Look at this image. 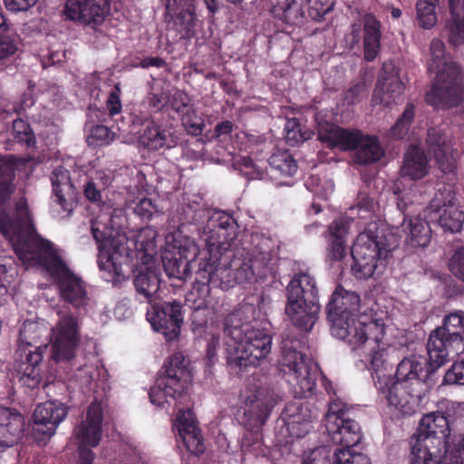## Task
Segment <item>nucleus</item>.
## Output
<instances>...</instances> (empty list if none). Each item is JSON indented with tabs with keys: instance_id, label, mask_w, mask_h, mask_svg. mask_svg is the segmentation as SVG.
Listing matches in <instances>:
<instances>
[{
	"instance_id": "nucleus-1",
	"label": "nucleus",
	"mask_w": 464,
	"mask_h": 464,
	"mask_svg": "<svg viewBox=\"0 0 464 464\" xmlns=\"http://www.w3.org/2000/svg\"><path fill=\"white\" fill-rule=\"evenodd\" d=\"M436 371L421 356L404 357L397 365L394 379L391 374H380L375 387L385 395L389 405L411 415L432 388Z\"/></svg>"
},
{
	"instance_id": "nucleus-2",
	"label": "nucleus",
	"mask_w": 464,
	"mask_h": 464,
	"mask_svg": "<svg viewBox=\"0 0 464 464\" xmlns=\"http://www.w3.org/2000/svg\"><path fill=\"white\" fill-rule=\"evenodd\" d=\"M192 221L207 247L206 252L200 254L202 256L193 262L195 282L203 286L219 287V256L223 255L224 241L234 239L237 222L228 213L209 208L195 210Z\"/></svg>"
},
{
	"instance_id": "nucleus-3",
	"label": "nucleus",
	"mask_w": 464,
	"mask_h": 464,
	"mask_svg": "<svg viewBox=\"0 0 464 464\" xmlns=\"http://www.w3.org/2000/svg\"><path fill=\"white\" fill-rule=\"evenodd\" d=\"M14 167L6 159H0V203L4 204L13 192ZM0 232L14 237V249L19 259L30 265L52 250L51 243L43 239L33 224L27 201L21 198L15 204L12 218H0Z\"/></svg>"
},
{
	"instance_id": "nucleus-4",
	"label": "nucleus",
	"mask_w": 464,
	"mask_h": 464,
	"mask_svg": "<svg viewBox=\"0 0 464 464\" xmlns=\"http://www.w3.org/2000/svg\"><path fill=\"white\" fill-rule=\"evenodd\" d=\"M397 246V238L392 234L386 235L383 229L377 228L373 232L369 228L361 233L351 249L354 276L359 279H368L376 271L381 273Z\"/></svg>"
},
{
	"instance_id": "nucleus-5",
	"label": "nucleus",
	"mask_w": 464,
	"mask_h": 464,
	"mask_svg": "<svg viewBox=\"0 0 464 464\" xmlns=\"http://www.w3.org/2000/svg\"><path fill=\"white\" fill-rule=\"evenodd\" d=\"M231 240L223 243V255L219 256V287L227 290L237 285L251 284L257 277L266 276L268 254L262 252L258 255L250 254L244 250L237 253L230 247Z\"/></svg>"
},
{
	"instance_id": "nucleus-6",
	"label": "nucleus",
	"mask_w": 464,
	"mask_h": 464,
	"mask_svg": "<svg viewBox=\"0 0 464 464\" xmlns=\"http://www.w3.org/2000/svg\"><path fill=\"white\" fill-rule=\"evenodd\" d=\"M427 351V362L436 370L446 363L450 357L464 352V313L459 311L450 314L443 324L431 331Z\"/></svg>"
},
{
	"instance_id": "nucleus-7",
	"label": "nucleus",
	"mask_w": 464,
	"mask_h": 464,
	"mask_svg": "<svg viewBox=\"0 0 464 464\" xmlns=\"http://www.w3.org/2000/svg\"><path fill=\"white\" fill-rule=\"evenodd\" d=\"M42 327L34 322H25L20 330L21 344L15 352V362L18 381L24 387L37 388L43 381V353L47 345H39L33 349L40 335Z\"/></svg>"
},
{
	"instance_id": "nucleus-8",
	"label": "nucleus",
	"mask_w": 464,
	"mask_h": 464,
	"mask_svg": "<svg viewBox=\"0 0 464 464\" xmlns=\"http://www.w3.org/2000/svg\"><path fill=\"white\" fill-rule=\"evenodd\" d=\"M46 268L53 278L60 298L75 309L84 308L89 303L86 284L75 275L53 250L33 261Z\"/></svg>"
},
{
	"instance_id": "nucleus-9",
	"label": "nucleus",
	"mask_w": 464,
	"mask_h": 464,
	"mask_svg": "<svg viewBox=\"0 0 464 464\" xmlns=\"http://www.w3.org/2000/svg\"><path fill=\"white\" fill-rule=\"evenodd\" d=\"M298 345V340L283 339L280 364L285 373L291 378L288 382L298 389L296 393L306 397L315 388L317 367L310 358L297 351Z\"/></svg>"
},
{
	"instance_id": "nucleus-10",
	"label": "nucleus",
	"mask_w": 464,
	"mask_h": 464,
	"mask_svg": "<svg viewBox=\"0 0 464 464\" xmlns=\"http://www.w3.org/2000/svg\"><path fill=\"white\" fill-rule=\"evenodd\" d=\"M271 346L272 335L266 330L255 326L238 344L228 345L227 365L236 373L256 367L270 353Z\"/></svg>"
},
{
	"instance_id": "nucleus-11",
	"label": "nucleus",
	"mask_w": 464,
	"mask_h": 464,
	"mask_svg": "<svg viewBox=\"0 0 464 464\" xmlns=\"http://www.w3.org/2000/svg\"><path fill=\"white\" fill-rule=\"evenodd\" d=\"M464 101V75L457 63H448L439 70L430 90L426 93L427 103L436 108H452Z\"/></svg>"
},
{
	"instance_id": "nucleus-12",
	"label": "nucleus",
	"mask_w": 464,
	"mask_h": 464,
	"mask_svg": "<svg viewBox=\"0 0 464 464\" xmlns=\"http://www.w3.org/2000/svg\"><path fill=\"white\" fill-rule=\"evenodd\" d=\"M241 422L249 430L261 428L277 404L278 395L266 384H249L243 394Z\"/></svg>"
},
{
	"instance_id": "nucleus-13",
	"label": "nucleus",
	"mask_w": 464,
	"mask_h": 464,
	"mask_svg": "<svg viewBox=\"0 0 464 464\" xmlns=\"http://www.w3.org/2000/svg\"><path fill=\"white\" fill-rule=\"evenodd\" d=\"M423 216L452 233L459 232L464 222V212L457 204L455 192L445 185L437 190L430 205L424 208Z\"/></svg>"
},
{
	"instance_id": "nucleus-14",
	"label": "nucleus",
	"mask_w": 464,
	"mask_h": 464,
	"mask_svg": "<svg viewBox=\"0 0 464 464\" xmlns=\"http://www.w3.org/2000/svg\"><path fill=\"white\" fill-rule=\"evenodd\" d=\"M384 331L382 319H375L366 323L354 317L331 324L332 334L345 341L353 350L358 349L366 343H380L384 335Z\"/></svg>"
},
{
	"instance_id": "nucleus-15",
	"label": "nucleus",
	"mask_w": 464,
	"mask_h": 464,
	"mask_svg": "<svg viewBox=\"0 0 464 464\" xmlns=\"http://www.w3.org/2000/svg\"><path fill=\"white\" fill-rule=\"evenodd\" d=\"M103 413L102 404L93 401L87 409L85 419L74 430L78 444V463L92 464L94 453L92 448L99 445L102 435Z\"/></svg>"
},
{
	"instance_id": "nucleus-16",
	"label": "nucleus",
	"mask_w": 464,
	"mask_h": 464,
	"mask_svg": "<svg viewBox=\"0 0 464 464\" xmlns=\"http://www.w3.org/2000/svg\"><path fill=\"white\" fill-rule=\"evenodd\" d=\"M59 319L53 328V359L70 362L75 355L80 342L78 317L71 311H58Z\"/></svg>"
},
{
	"instance_id": "nucleus-17",
	"label": "nucleus",
	"mask_w": 464,
	"mask_h": 464,
	"mask_svg": "<svg viewBox=\"0 0 464 464\" xmlns=\"http://www.w3.org/2000/svg\"><path fill=\"white\" fill-rule=\"evenodd\" d=\"M132 255L133 251L126 234L111 227L107 247L98 255V266L101 270L113 271L118 277L124 276L122 265H128Z\"/></svg>"
},
{
	"instance_id": "nucleus-18",
	"label": "nucleus",
	"mask_w": 464,
	"mask_h": 464,
	"mask_svg": "<svg viewBox=\"0 0 464 464\" xmlns=\"http://www.w3.org/2000/svg\"><path fill=\"white\" fill-rule=\"evenodd\" d=\"M326 430L334 443L341 446L336 450H351L362 440L359 423L347 416L346 411L331 408L326 415Z\"/></svg>"
},
{
	"instance_id": "nucleus-19",
	"label": "nucleus",
	"mask_w": 464,
	"mask_h": 464,
	"mask_svg": "<svg viewBox=\"0 0 464 464\" xmlns=\"http://www.w3.org/2000/svg\"><path fill=\"white\" fill-rule=\"evenodd\" d=\"M150 304L151 309L147 311V319L153 329L161 332L169 340L178 337L183 323L181 303L174 300L161 304L155 302Z\"/></svg>"
},
{
	"instance_id": "nucleus-20",
	"label": "nucleus",
	"mask_w": 464,
	"mask_h": 464,
	"mask_svg": "<svg viewBox=\"0 0 464 464\" xmlns=\"http://www.w3.org/2000/svg\"><path fill=\"white\" fill-rule=\"evenodd\" d=\"M404 84L399 71L392 63H385L378 76L372 93V102L383 107H392L402 101Z\"/></svg>"
},
{
	"instance_id": "nucleus-21",
	"label": "nucleus",
	"mask_w": 464,
	"mask_h": 464,
	"mask_svg": "<svg viewBox=\"0 0 464 464\" xmlns=\"http://www.w3.org/2000/svg\"><path fill=\"white\" fill-rule=\"evenodd\" d=\"M450 427L447 417L440 412H431L422 417L420 421L416 441L412 445H418L423 449H430V444L445 445V452L450 451L449 445Z\"/></svg>"
},
{
	"instance_id": "nucleus-22",
	"label": "nucleus",
	"mask_w": 464,
	"mask_h": 464,
	"mask_svg": "<svg viewBox=\"0 0 464 464\" xmlns=\"http://www.w3.org/2000/svg\"><path fill=\"white\" fill-rule=\"evenodd\" d=\"M109 11L107 0H68L63 14L72 21L94 28L103 23Z\"/></svg>"
},
{
	"instance_id": "nucleus-23",
	"label": "nucleus",
	"mask_w": 464,
	"mask_h": 464,
	"mask_svg": "<svg viewBox=\"0 0 464 464\" xmlns=\"http://www.w3.org/2000/svg\"><path fill=\"white\" fill-rule=\"evenodd\" d=\"M317 139L328 148H339L342 150H353L362 133L354 129L342 128L316 116Z\"/></svg>"
},
{
	"instance_id": "nucleus-24",
	"label": "nucleus",
	"mask_w": 464,
	"mask_h": 464,
	"mask_svg": "<svg viewBox=\"0 0 464 464\" xmlns=\"http://www.w3.org/2000/svg\"><path fill=\"white\" fill-rule=\"evenodd\" d=\"M426 147L444 173H452L456 169V160L452 155L451 135L445 126H435L428 130Z\"/></svg>"
},
{
	"instance_id": "nucleus-25",
	"label": "nucleus",
	"mask_w": 464,
	"mask_h": 464,
	"mask_svg": "<svg viewBox=\"0 0 464 464\" xmlns=\"http://www.w3.org/2000/svg\"><path fill=\"white\" fill-rule=\"evenodd\" d=\"M256 307L245 304L228 314L223 321V333L227 339L226 345H237L256 326L252 324Z\"/></svg>"
},
{
	"instance_id": "nucleus-26",
	"label": "nucleus",
	"mask_w": 464,
	"mask_h": 464,
	"mask_svg": "<svg viewBox=\"0 0 464 464\" xmlns=\"http://www.w3.org/2000/svg\"><path fill=\"white\" fill-rule=\"evenodd\" d=\"M67 407L57 401H47L38 405L34 411V432L42 434L43 439L51 438L57 426L64 420L67 415Z\"/></svg>"
},
{
	"instance_id": "nucleus-27",
	"label": "nucleus",
	"mask_w": 464,
	"mask_h": 464,
	"mask_svg": "<svg viewBox=\"0 0 464 464\" xmlns=\"http://www.w3.org/2000/svg\"><path fill=\"white\" fill-rule=\"evenodd\" d=\"M360 295L353 291L337 286L326 305L327 319L331 324L356 317L360 309Z\"/></svg>"
},
{
	"instance_id": "nucleus-28",
	"label": "nucleus",
	"mask_w": 464,
	"mask_h": 464,
	"mask_svg": "<svg viewBox=\"0 0 464 464\" xmlns=\"http://www.w3.org/2000/svg\"><path fill=\"white\" fill-rule=\"evenodd\" d=\"M132 272L137 295L148 304H153L160 286V272L154 262L141 263Z\"/></svg>"
},
{
	"instance_id": "nucleus-29",
	"label": "nucleus",
	"mask_w": 464,
	"mask_h": 464,
	"mask_svg": "<svg viewBox=\"0 0 464 464\" xmlns=\"http://www.w3.org/2000/svg\"><path fill=\"white\" fill-rule=\"evenodd\" d=\"M164 105L158 108L150 116V122L140 136V143L151 150H158L164 146L170 148L175 144L173 133L168 125L163 124V118H159L157 113H163Z\"/></svg>"
},
{
	"instance_id": "nucleus-30",
	"label": "nucleus",
	"mask_w": 464,
	"mask_h": 464,
	"mask_svg": "<svg viewBox=\"0 0 464 464\" xmlns=\"http://www.w3.org/2000/svg\"><path fill=\"white\" fill-rule=\"evenodd\" d=\"M176 421L179 437L186 449L196 456L202 454L205 446L193 412L190 410H180L177 414Z\"/></svg>"
},
{
	"instance_id": "nucleus-31",
	"label": "nucleus",
	"mask_w": 464,
	"mask_h": 464,
	"mask_svg": "<svg viewBox=\"0 0 464 464\" xmlns=\"http://www.w3.org/2000/svg\"><path fill=\"white\" fill-rule=\"evenodd\" d=\"M24 418L16 410L0 407V448L17 444L24 430Z\"/></svg>"
},
{
	"instance_id": "nucleus-32",
	"label": "nucleus",
	"mask_w": 464,
	"mask_h": 464,
	"mask_svg": "<svg viewBox=\"0 0 464 464\" xmlns=\"http://www.w3.org/2000/svg\"><path fill=\"white\" fill-rule=\"evenodd\" d=\"M319 301L286 302L285 312L292 324L302 332H310L318 320Z\"/></svg>"
},
{
	"instance_id": "nucleus-33",
	"label": "nucleus",
	"mask_w": 464,
	"mask_h": 464,
	"mask_svg": "<svg viewBox=\"0 0 464 464\" xmlns=\"http://www.w3.org/2000/svg\"><path fill=\"white\" fill-rule=\"evenodd\" d=\"M50 179L55 201L68 215L71 214L75 204L76 191L69 170L62 167L56 168L52 172Z\"/></svg>"
},
{
	"instance_id": "nucleus-34",
	"label": "nucleus",
	"mask_w": 464,
	"mask_h": 464,
	"mask_svg": "<svg viewBox=\"0 0 464 464\" xmlns=\"http://www.w3.org/2000/svg\"><path fill=\"white\" fill-rule=\"evenodd\" d=\"M286 302L319 301L315 279L308 273L295 274L285 287Z\"/></svg>"
},
{
	"instance_id": "nucleus-35",
	"label": "nucleus",
	"mask_w": 464,
	"mask_h": 464,
	"mask_svg": "<svg viewBox=\"0 0 464 464\" xmlns=\"http://www.w3.org/2000/svg\"><path fill=\"white\" fill-rule=\"evenodd\" d=\"M188 361L181 353H174L168 363H166L159 374L174 384L171 386L176 392H183L188 382L191 381V373L188 368Z\"/></svg>"
},
{
	"instance_id": "nucleus-36",
	"label": "nucleus",
	"mask_w": 464,
	"mask_h": 464,
	"mask_svg": "<svg viewBox=\"0 0 464 464\" xmlns=\"http://www.w3.org/2000/svg\"><path fill=\"white\" fill-rule=\"evenodd\" d=\"M430 219H422L419 217L410 218L408 221L401 223L402 230L406 233V242L412 247H424L428 246L431 238Z\"/></svg>"
},
{
	"instance_id": "nucleus-37",
	"label": "nucleus",
	"mask_w": 464,
	"mask_h": 464,
	"mask_svg": "<svg viewBox=\"0 0 464 464\" xmlns=\"http://www.w3.org/2000/svg\"><path fill=\"white\" fill-rule=\"evenodd\" d=\"M400 172L402 179L411 180L422 179L428 173V160L421 149L411 147L407 150Z\"/></svg>"
},
{
	"instance_id": "nucleus-38",
	"label": "nucleus",
	"mask_w": 464,
	"mask_h": 464,
	"mask_svg": "<svg viewBox=\"0 0 464 464\" xmlns=\"http://www.w3.org/2000/svg\"><path fill=\"white\" fill-rule=\"evenodd\" d=\"M363 24V48L364 59L372 62L380 51L381 24L372 14H366L362 17Z\"/></svg>"
},
{
	"instance_id": "nucleus-39",
	"label": "nucleus",
	"mask_w": 464,
	"mask_h": 464,
	"mask_svg": "<svg viewBox=\"0 0 464 464\" xmlns=\"http://www.w3.org/2000/svg\"><path fill=\"white\" fill-rule=\"evenodd\" d=\"M332 237L328 247L327 257L330 261H341L346 256L344 237L349 230V221L340 218L332 223L329 227Z\"/></svg>"
},
{
	"instance_id": "nucleus-40",
	"label": "nucleus",
	"mask_w": 464,
	"mask_h": 464,
	"mask_svg": "<svg viewBox=\"0 0 464 464\" xmlns=\"http://www.w3.org/2000/svg\"><path fill=\"white\" fill-rule=\"evenodd\" d=\"M312 0H286L272 6L276 17L291 25H300L304 21V7Z\"/></svg>"
},
{
	"instance_id": "nucleus-41",
	"label": "nucleus",
	"mask_w": 464,
	"mask_h": 464,
	"mask_svg": "<svg viewBox=\"0 0 464 464\" xmlns=\"http://www.w3.org/2000/svg\"><path fill=\"white\" fill-rule=\"evenodd\" d=\"M353 161L361 165H369L378 161L383 155L379 140L375 136L362 135L358 147L354 149Z\"/></svg>"
},
{
	"instance_id": "nucleus-42",
	"label": "nucleus",
	"mask_w": 464,
	"mask_h": 464,
	"mask_svg": "<svg viewBox=\"0 0 464 464\" xmlns=\"http://www.w3.org/2000/svg\"><path fill=\"white\" fill-rule=\"evenodd\" d=\"M451 20L448 23L449 41L454 46L464 43V0H450Z\"/></svg>"
},
{
	"instance_id": "nucleus-43",
	"label": "nucleus",
	"mask_w": 464,
	"mask_h": 464,
	"mask_svg": "<svg viewBox=\"0 0 464 464\" xmlns=\"http://www.w3.org/2000/svg\"><path fill=\"white\" fill-rule=\"evenodd\" d=\"M376 344L378 349L375 350V346H372L371 353V365L374 371V375L372 376L374 382L377 380L378 375L387 374L386 372L392 369L398 353L394 347H380L379 343Z\"/></svg>"
},
{
	"instance_id": "nucleus-44",
	"label": "nucleus",
	"mask_w": 464,
	"mask_h": 464,
	"mask_svg": "<svg viewBox=\"0 0 464 464\" xmlns=\"http://www.w3.org/2000/svg\"><path fill=\"white\" fill-rule=\"evenodd\" d=\"M164 271L169 278L186 281L190 277L192 266L188 260L173 254H167L162 256Z\"/></svg>"
},
{
	"instance_id": "nucleus-45",
	"label": "nucleus",
	"mask_w": 464,
	"mask_h": 464,
	"mask_svg": "<svg viewBox=\"0 0 464 464\" xmlns=\"http://www.w3.org/2000/svg\"><path fill=\"white\" fill-rule=\"evenodd\" d=\"M171 386H174L172 382L162 374H159L154 386L150 388L149 393L151 403L163 407L165 403H168V397L176 399L181 396L183 392H176L175 389Z\"/></svg>"
},
{
	"instance_id": "nucleus-46",
	"label": "nucleus",
	"mask_w": 464,
	"mask_h": 464,
	"mask_svg": "<svg viewBox=\"0 0 464 464\" xmlns=\"http://www.w3.org/2000/svg\"><path fill=\"white\" fill-rule=\"evenodd\" d=\"M268 163L285 176H293L297 170L296 161L287 150H276L268 159Z\"/></svg>"
},
{
	"instance_id": "nucleus-47",
	"label": "nucleus",
	"mask_w": 464,
	"mask_h": 464,
	"mask_svg": "<svg viewBox=\"0 0 464 464\" xmlns=\"http://www.w3.org/2000/svg\"><path fill=\"white\" fill-rule=\"evenodd\" d=\"M17 51L16 39L6 23L5 18L0 14V60H5L14 55Z\"/></svg>"
},
{
	"instance_id": "nucleus-48",
	"label": "nucleus",
	"mask_w": 464,
	"mask_h": 464,
	"mask_svg": "<svg viewBox=\"0 0 464 464\" xmlns=\"http://www.w3.org/2000/svg\"><path fill=\"white\" fill-rule=\"evenodd\" d=\"M174 24L182 38L192 37L197 26L195 9H180L176 15Z\"/></svg>"
},
{
	"instance_id": "nucleus-49",
	"label": "nucleus",
	"mask_w": 464,
	"mask_h": 464,
	"mask_svg": "<svg viewBox=\"0 0 464 464\" xmlns=\"http://www.w3.org/2000/svg\"><path fill=\"white\" fill-rule=\"evenodd\" d=\"M438 0H419L416 4L417 18L422 28H431L437 22L435 13Z\"/></svg>"
},
{
	"instance_id": "nucleus-50",
	"label": "nucleus",
	"mask_w": 464,
	"mask_h": 464,
	"mask_svg": "<svg viewBox=\"0 0 464 464\" xmlns=\"http://www.w3.org/2000/svg\"><path fill=\"white\" fill-rule=\"evenodd\" d=\"M414 116L415 107L412 103H408L401 115L397 119L394 125L391 128V136L397 140L403 139L408 134Z\"/></svg>"
},
{
	"instance_id": "nucleus-51",
	"label": "nucleus",
	"mask_w": 464,
	"mask_h": 464,
	"mask_svg": "<svg viewBox=\"0 0 464 464\" xmlns=\"http://www.w3.org/2000/svg\"><path fill=\"white\" fill-rule=\"evenodd\" d=\"M414 116L415 107L412 103H408L401 115L397 119L394 125L391 128V136L397 140L403 139L408 134Z\"/></svg>"
},
{
	"instance_id": "nucleus-52",
	"label": "nucleus",
	"mask_w": 464,
	"mask_h": 464,
	"mask_svg": "<svg viewBox=\"0 0 464 464\" xmlns=\"http://www.w3.org/2000/svg\"><path fill=\"white\" fill-rule=\"evenodd\" d=\"M430 62L429 63V71L434 72L436 74L439 70H444L448 63H455L450 58L446 56L444 43L439 39H434L430 43Z\"/></svg>"
},
{
	"instance_id": "nucleus-53",
	"label": "nucleus",
	"mask_w": 464,
	"mask_h": 464,
	"mask_svg": "<svg viewBox=\"0 0 464 464\" xmlns=\"http://www.w3.org/2000/svg\"><path fill=\"white\" fill-rule=\"evenodd\" d=\"M285 140L290 146H295L298 143L304 142L311 138L313 131L304 130L301 129L300 122L295 118L286 121L285 125Z\"/></svg>"
},
{
	"instance_id": "nucleus-54",
	"label": "nucleus",
	"mask_w": 464,
	"mask_h": 464,
	"mask_svg": "<svg viewBox=\"0 0 464 464\" xmlns=\"http://www.w3.org/2000/svg\"><path fill=\"white\" fill-rule=\"evenodd\" d=\"M333 459L334 464H371L365 454L352 450H334Z\"/></svg>"
},
{
	"instance_id": "nucleus-55",
	"label": "nucleus",
	"mask_w": 464,
	"mask_h": 464,
	"mask_svg": "<svg viewBox=\"0 0 464 464\" xmlns=\"http://www.w3.org/2000/svg\"><path fill=\"white\" fill-rule=\"evenodd\" d=\"M13 134L18 142L25 143L28 147L35 143L34 134L30 125L21 119L13 121Z\"/></svg>"
},
{
	"instance_id": "nucleus-56",
	"label": "nucleus",
	"mask_w": 464,
	"mask_h": 464,
	"mask_svg": "<svg viewBox=\"0 0 464 464\" xmlns=\"http://www.w3.org/2000/svg\"><path fill=\"white\" fill-rule=\"evenodd\" d=\"M182 124L188 133L192 136H198L205 127L204 120L196 113L194 109H188L182 116Z\"/></svg>"
},
{
	"instance_id": "nucleus-57",
	"label": "nucleus",
	"mask_w": 464,
	"mask_h": 464,
	"mask_svg": "<svg viewBox=\"0 0 464 464\" xmlns=\"http://www.w3.org/2000/svg\"><path fill=\"white\" fill-rule=\"evenodd\" d=\"M375 209V203L365 192H359L355 204L350 208L351 212L357 211L361 218L369 217Z\"/></svg>"
},
{
	"instance_id": "nucleus-58",
	"label": "nucleus",
	"mask_w": 464,
	"mask_h": 464,
	"mask_svg": "<svg viewBox=\"0 0 464 464\" xmlns=\"http://www.w3.org/2000/svg\"><path fill=\"white\" fill-rule=\"evenodd\" d=\"M411 464H446L440 458L434 456L430 449H423L418 445L411 446Z\"/></svg>"
},
{
	"instance_id": "nucleus-59",
	"label": "nucleus",
	"mask_w": 464,
	"mask_h": 464,
	"mask_svg": "<svg viewBox=\"0 0 464 464\" xmlns=\"http://www.w3.org/2000/svg\"><path fill=\"white\" fill-rule=\"evenodd\" d=\"M178 251L174 254L193 265V262L198 258L199 249L193 239L185 238L183 242H180L177 246Z\"/></svg>"
},
{
	"instance_id": "nucleus-60",
	"label": "nucleus",
	"mask_w": 464,
	"mask_h": 464,
	"mask_svg": "<svg viewBox=\"0 0 464 464\" xmlns=\"http://www.w3.org/2000/svg\"><path fill=\"white\" fill-rule=\"evenodd\" d=\"M368 94V88L365 82L361 81L354 83L343 94V100L347 104L352 105L362 101Z\"/></svg>"
},
{
	"instance_id": "nucleus-61",
	"label": "nucleus",
	"mask_w": 464,
	"mask_h": 464,
	"mask_svg": "<svg viewBox=\"0 0 464 464\" xmlns=\"http://www.w3.org/2000/svg\"><path fill=\"white\" fill-rule=\"evenodd\" d=\"M148 120L136 114L121 116V122L117 121L118 130L127 133H138L139 128Z\"/></svg>"
},
{
	"instance_id": "nucleus-62",
	"label": "nucleus",
	"mask_w": 464,
	"mask_h": 464,
	"mask_svg": "<svg viewBox=\"0 0 464 464\" xmlns=\"http://www.w3.org/2000/svg\"><path fill=\"white\" fill-rule=\"evenodd\" d=\"M89 130L90 135L88 137V142L90 144H94L93 140L100 141L101 144H108L112 141L115 137V133L104 125L92 126Z\"/></svg>"
},
{
	"instance_id": "nucleus-63",
	"label": "nucleus",
	"mask_w": 464,
	"mask_h": 464,
	"mask_svg": "<svg viewBox=\"0 0 464 464\" xmlns=\"http://www.w3.org/2000/svg\"><path fill=\"white\" fill-rule=\"evenodd\" d=\"M449 268L454 276L464 282V246L454 252L449 261Z\"/></svg>"
},
{
	"instance_id": "nucleus-64",
	"label": "nucleus",
	"mask_w": 464,
	"mask_h": 464,
	"mask_svg": "<svg viewBox=\"0 0 464 464\" xmlns=\"http://www.w3.org/2000/svg\"><path fill=\"white\" fill-rule=\"evenodd\" d=\"M443 383H457L464 385V359L460 362H454L452 366L446 372Z\"/></svg>"
}]
</instances>
